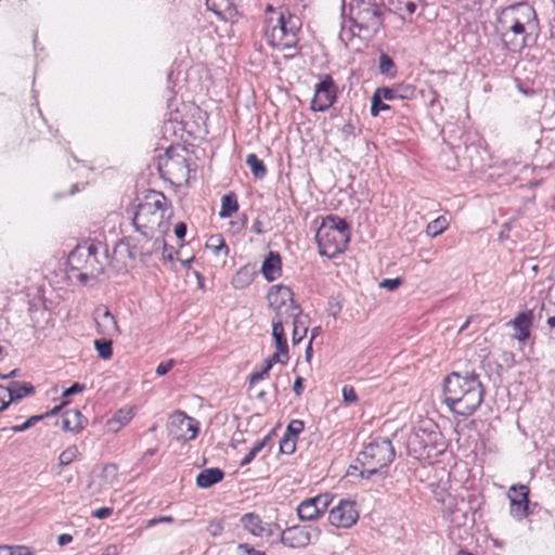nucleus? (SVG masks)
Here are the masks:
<instances>
[{
    "label": "nucleus",
    "mask_w": 555,
    "mask_h": 555,
    "mask_svg": "<svg viewBox=\"0 0 555 555\" xmlns=\"http://www.w3.org/2000/svg\"><path fill=\"white\" fill-rule=\"evenodd\" d=\"M495 33L503 47L514 53L534 44L540 33L535 10L528 2L502 9L496 17Z\"/></svg>",
    "instance_id": "obj_1"
},
{
    "label": "nucleus",
    "mask_w": 555,
    "mask_h": 555,
    "mask_svg": "<svg viewBox=\"0 0 555 555\" xmlns=\"http://www.w3.org/2000/svg\"><path fill=\"white\" fill-rule=\"evenodd\" d=\"M443 396L453 413L469 416L482 403L485 387L475 372H452L443 380Z\"/></svg>",
    "instance_id": "obj_2"
},
{
    "label": "nucleus",
    "mask_w": 555,
    "mask_h": 555,
    "mask_svg": "<svg viewBox=\"0 0 555 555\" xmlns=\"http://www.w3.org/2000/svg\"><path fill=\"white\" fill-rule=\"evenodd\" d=\"M172 215L170 201L157 191H150L143 202H141L134 211L132 224L135 231L143 237L150 240L154 232L159 230L165 232L168 228L166 220Z\"/></svg>",
    "instance_id": "obj_3"
},
{
    "label": "nucleus",
    "mask_w": 555,
    "mask_h": 555,
    "mask_svg": "<svg viewBox=\"0 0 555 555\" xmlns=\"http://www.w3.org/2000/svg\"><path fill=\"white\" fill-rule=\"evenodd\" d=\"M269 14L264 20L263 37L268 44L281 51L296 48L300 21L287 9L267 7Z\"/></svg>",
    "instance_id": "obj_4"
},
{
    "label": "nucleus",
    "mask_w": 555,
    "mask_h": 555,
    "mask_svg": "<svg viewBox=\"0 0 555 555\" xmlns=\"http://www.w3.org/2000/svg\"><path fill=\"white\" fill-rule=\"evenodd\" d=\"M350 235V227L345 219L334 215L325 217L315 234L319 254L330 259L336 257L347 248Z\"/></svg>",
    "instance_id": "obj_5"
},
{
    "label": "nucleus",
    "mask_w": 555,
    "mask_h": 555,
    "mask_svg": "<svg viewBox=\"0 0 555 555\" xmlns=\"http://www.w3.org/2000/svg\"><path fill=\"white\" fill-rule=\"evenodd\" d=\"M350 21L353 28L350 30L358 36L371 37L379 30L384 21V8L380 0H351Z\"/></svg>",
    "instance_id": "obj_6"
},
{
    "label": "nucleus",
    "mask_w": 555,
    "mask_h": 555,
    "mask_svg": "<svg viewBox=\"0 0 555 555\" xmlns=\"http://www.w3.org/2000/svg\"><path fill=\"white\" fill-rule=\"evenodd\" d=\"M396 451L388 438H375L370 441L358 454L357 461L361 464L360 476L370 479L393 462Z\"/></svg>",
    "instance_id": "obj_7"
},
{
    "label": "nucleus",
    "mask_w": 555,
    "mask_h": 555,
    "mask_svg": "<svg viewBox=\"0 0 555 555\" xmlns=\"http://www.w3.org/2000/svg\"><path fill=\"white\" fill-rule=\"evenodd\" d=\"M98 254L99 247L93 243L77 245L67 257L68 272H78L76 278L83 285L98 279L104 272V263Z\"/></svg>",
    "instance_id": "obj_8"
},
{
    "label": "nucleus",
    "mask_w": 555,
    "mask_h": 555,
    "mask_svg": "<svg viewBox=\"0 0 555 555\" xmlns=\"http://www.w3.org/2000/svg\"><path fill=\"white\" fill-rule=\"evenodd\" d=\"M443 448L442 434L431 420L421 421L406 438L408 454L420 459L430 456V452Z\"/></svg>",
    "instance_id": "obj_9"
},
{
    "label": "nucleus",
    "mask_w": 555,
    "mask_h": 555,
    "mask_svg": "<svg viewBox=\"0 0 555 555\" xmlns=\"http://www.w3.org/2000/svg\"><path fill=\"white\" fill-rule=\"evenodd\" d=\"M321 530L312 526H292L282 530L280 542L291 548H301L310 544L312 539H319Z\"/></svg>",
    "instance_id": "obj_10"
},
{
    "label": "nucleus",
    "mask_w": 555,
    "mask_h": 555,
    "mask_svg": "<svg viewBox=\"0 0 555 555\" xmlns=\"http://www.w3.org/2000/svg\"><path fill=\"white\" fill-rule=\"evenodd\" d=\"M529 494L530 490L526 485H513L508 489L509 514L517 521L524 520L532 513Z\"/></svg>",
    "instance_id": "obj_11"
},
{
    "label": "nucleus",
    "mask_w": 555,
    "mask_h": 555,
    "mask_svg": "<svg viewBox=\"0 0 555 555\" xmlns=\"http://www.w3.org/2000/svg\"><path fill=\"white\" fill-rule=\"evenodd\" d=\"M160 170L177 183L188 182L190 179L189 159L182 155H172L167 150L166 157L159 164Z\"/></svg>",
    "instance_id": "obj_12"
},
{
    "label": "nucleus",
    "mask_w": 555,
    "mask_h": 555,
    "mask_svg": "<svg viewBox=\"0 0 555 555\" xmlns=\"http://www.w3.org/2000/svg\"><path fill=\"white\" fill-rule=\"evenodd\" d=\"M337 88L333 78L325 75L314 88V96L311 101V109L314 112H325L336 100Z\"/></svg>",
    "instance_id": "obj_13"
},
{
    "label": "nucleus",
    "mask_w": 555,
    "mask_h": 555,
    "mask_svg": "<svg viewBox=\"0 0 555 555\" xmlns=\"http://www.w3.org/2000/svg\"><path fill=\"white\" fill-rule=\"evenodd\" d=\"M358 519L359 512L356 502L350 500H340L328 514L330 524L337 528H351Z\"/></svg>",
    "instance_id": "obj_14"
},
{
    "label": "nucleus",
    "mask_w": 555,
    "mask_h": 555,
    "mask_svg": "<svg viewBox=\"0 0 555 555\" xmlns=\"http://www.w3.org/2000/svg\"><path fill=\"white\" fill-rule=\"evenodd\" d=\"M331 503L332 498L327 493L306 499L297 506L298 518L302 521L315 520L326 512Z\"/></svg>",
    "instance_id": "obj_15"
},
{
    "label": "nucleus",
    "mask_w": 555,
    "mask_h": 555,
    "mask_svg": "<svg viewBox=\"0 0 555 555\" xmlns=\"http://www.w3.org/2000/svg\"><path fill=\"white\" fill-rule=\"evenodd\" d=\"M267 298L271 309H282L285 307L298 309V305L294 300V293L288 286L282 284L272 286Z\"/></svg>",
    "instance_id": "obj_16"
},
{
    "label": "nucleus",
    "mask_w": 555,
    "mask_h": 555,
    "mask_svg": "<svg viewBox=\"0 0 555 555\" xmlns=\"http://www.w3.org/2000/svg\"><path fill=\"white\" fill-rule=\"evenodd\" d=\"M261 273L268 282L278 280L282 274V259L278 251H269L261 266Z\"/></svg>",
    "instance_id": "obj_17"
},
{
    "label": "nucleus",
    "mask_w": 555,
    "mask_h": 555,
    "mask_svg": "<svg viewBox=\"0 0 555 555\" xmlns=\"http://www.w3.org/2000/svg\"><path fill=\"white\" fill-rule=\"evenodd\" d=\"M532 321L533 313L530 310L518 313L516 318L513 321H511V325L516 331L514 337L519 343H525L527 339H529Z\"/></svg>",
    "instance_id": "obj_18"
},
{
    "label": "nucleus",
    "mask_w": 555,
    "mask_h": 555,
    "mask_svg": "<svg viewBox=\"0 0 555 555\" xmlns=\"http://www.w3.org/2000/svg\"><path fill=\"white\" fill-rule=\"evenodd\" d=\"M95 322L99 333L104 336L113 337L118 333L117 321L115 317L106 308H104L103 310L96 309Z\"/></svg>",
    "instance_id": "obj_19"
},
{
    "label": "nucleus",
    "mask_w": 555,
    "mask_h": 555,
    "mask_svg": "<svg viewBox=\"0 0 555 555\" xmlns=\"http://www.w3.org/2000/svg\"><path fill=\"white\" fill-rule=\"evenodd\" d=\"M386 2L390 12L405 20L411 17L420 5H424L425 0H386Z\"/></svg>",
    "instance_id": "obj_20"
},
{
    "label": "nucleus",
    "mask_w": 555,
    "mask_h": 555,
    "mask_svg": "<svg viewBox=\"0 0 555 555\" xmlns=\"http://www.w3.org/2000/svg\"><path fill=\"white\" fill-rule=\"evenodd\" d=\"M88 424V420L77 409L66 410L62 414V429L65 431H81Z\"/></svg>",
    "instance_id": "obj_21"
},
{
    "label": "nucleus",
    "mask_w": 555,
    "mask_h": 555,
    "mask_svg": "<svg viewBox=\"0 0 555 555\" xmlns=\"http://www.w3.org/2000/svg\"><path fill=\"white\" fill-rule=\"evenodd\" d=\"M207 9L223 18L238 15L236 0H206Z\"/></svg>",
    "instance_id": "obj_22"
},
{
    "label": "nucleus",
    "mask_w": 555,
    "mask_h": 555,
    "mask_svg": "<svg viewBox=\"0 0 555 555\" xmlns=\"http://www.w3.org/2000/svg\"><path fill=\"white\" fill-rule=\"evenodd\" d=\"M256 275L257 271L255 266L246 264L238 269L237 272L233 275L231 285L235 289H244L253 283Z\"/></svg>",
    "instance_id": "obj_23"
},
{
    "label": "nucleus",
    "mask_w": 555,
    "mask_h": 555,
    "mask_svg": "<svg viewBox=\"0 0 555 555\" xmlns=\"http://www.w3.org/2000/svg\"><path fill=\"white\" fill-rule=\"evenodd\" d=\"M224 477V472L218 467L203 469L196 477L198 488L207 489L220 482Z\"/></svg>",
    "instance_id": "obj_24"
},
{
    "label": "nucleus",
    "mask_w": 555,
    "mask_h": 555,
    "mask_svg": "<svg viewBox=\"0 0 555 555\" xmlns=\"http://www.w3.org/2000/svg\"><path fill=\"white\" fill-rule=\"evenodd\" d=\"M241 524L245 530L251 533L255 537H263V521L259 515L255 513H247L241 517Z\"/></svg>",
    "instance_id": "obj_25"
},
{
    "label": "nucleus",
    "mask_w": 555,
    "mask_h": 555,
    "mask_svg": "<svg viewBox=\"0 0 555 555\" xmlns=\"http://www.w3.org/2000/svg\"><path fill=\"white\" fill-rule=\"evenodd\" d=\"M9 402L23 399L35 392V387L30 383L11 382L8 387Z\"/></svg>",
    "instance_id": "obj_26"
},
{
    "label": "nucleus",
    "mask_w": 555,
    "mask_h": 555,
    "mask_svg": "<svg viewBox=\"0 0 555 555\" xmlns=\"http://www.w3.org/2000/svg\"><path fill=\"white\" fill-rule=\"evenodd\" d=\"M272 336L275 341V347L279 352L284 356L288 354V345L286 335L284 332V326L279 321H272Z\"/></svg>",
    "instance_id": "obj_27"
},
{
    "label": "nucleus",
    "mask_w": 555,
    "mask_h": 555,
    "mask_svg": "<svg viewBox=\"0 0 555 555\" xmlns=\"http://www.w3.org/2000/svg\"><path fill=\"white\" fill-rule=\"evenodd\" d=\"M238 203L234 193L224 194L221 198V209L219 211L220 218H230L233 212L237 211Z\"/></svg>",
    "instance_id": "obj_28"
},
{
    "label": "nucleus",
    "mask_w": 555,
    "mask_h": 555,
    "mask_svg": "<svg viewBox=\"0 0 555 555\" xmlns=\"http://www.w3.org/2000/svg\"><path fill=\"white\" fill-rule=\"evenodd\" d=\"M132 417L133 413L131 410L121 409L117 411L111 420H108V428L113 431H118L121 427L128 424Z\"/></svg>",
    "instance_id": "obj_29"
},
{
    "label": "nucleus",
    "mask_w": 555,
    "mask_h": 555,
    "mask_svg": "<svg viewBox=\"0 0 555 555\" xmlns=\"http://www.w3.org/2000/svg\"><path fill=\"white\" fill-rule=\"evenodd\" d=\"M274 311V317L272 321H279L282 325L284 323H288L291 320L294 322V318H298L302 314L301 308L298 305V309H293V307H285L282 309H272Z\"/></svg>",
    "instance_id": "obj_30"
},
{
    "label": "nucleus",
    "mask_w": 555,
    "mask_h": 555,
    "mask_svg": "<svg viewBox=\"0 0 555 555\" xmlns=\"http://www.w3.org/2000/svg\"><path fill=\"white\" fill-rule=\"evenodd\" d=\"M246 164L256 179H263L267 175L264 163L254 153L246 156Z\"/></svg>",
    "instance_id": "obj_31"
},
{
    "label": "nucleus",
    "mask_w": 555,
    "mask_h": 555,
    "mask_svg": "<svg viewBox=\"0 0 555 555\" xmlns=\"http://www.w3.org/2000/svg\"><path fill=\"white\" fill-rule=\"evenodd\" d=\"M304 319H306V317L302 314L298 318H294L292 334V340L294 345L299 344L307 334L308 328Z\"/></svg>",
    "instance_id": "obj_32"
},
{
    "label": "nucleus",
    "mask_w": 555,
    "mask_h": 555,
    "mask_svg": "<svg viewBox=\"0 0 555 555\" xmlns=\"http://www.w3.org/2000/svg\"><path fill=\"white\" fill-rule=\"evenodd\" d=\"M378 68L380 74L387 75L389 77H395L397 74L393 60L386 53H380L378 59Z\"/></svg>",
    "instance_id": "obj_33"
},
{
    "label": "nucleus",
    "mask_w": 555,
    "mask_h": 555,
    "mask_svg": "<svg viewBox=\"0 0 555 555\" xmlns=\"http://www.w3.org/2000/svg\"><path fill=\"white\" fill-rule=\"evenodd\" d=\"M448 228V221L444 217L440 216L427 224L426 233L428 236L435 237L441 234Z\"/></svg>",
    "instance_id": "obj_34"
},
{
    "label": "nucleus",
    "mask_w": 555,
    "mask_h": 555,
    "mask_svg": "<svg viewBox=\"0 0 555 555\" xmlns=\"http://www.w3.org/2000/svg\"><path fill=\"white\" fill-rule=\"evenodd\" d=\"M112 346H113L112 339L102 338V339L94 340L95 350L98 351L99 357L103 360H107L112 357V354H113Z\"/></svg>",
    "instance_id": "obj_35"
},
{
    "label": "nucleus",
    "mask_w": 555,
    "mask_h": 555,
    "mask_svg": "<svg viewBox=\"0 0 555 555\" xmlns=\"http://www.w3.org/2000/svg\"><path fill=\"white\" fill-rule=\"evenodd\" d=\"M389 109L390 106L384 102L380 95L374 92L371 99V115L375 117L379 114V112Z\"/></svg>",
    "instance_id": "obj_36"
},
{
    "label": "nucleus",
    "mask_w": 555,
    "mask_h": 555,
    "mask_svg": "<svg viewBox=\"0 0 555 555\" xmlns=\"http://www.w3.org/2000/svg\"><path fill=\"white\" fill-rule=\"evenodd\" d=\"M179 416H183V420L181 421L182 426H186L188 431H191V435L186 438L188 440H193L198 434L199 427L198 423L192 418L186 416L184 413H179Z\"/></svg>",
    "instance_id": "obj_37"
},
{
    "label": "nucleus",
    "mask_w": 555,
    "mask_h": 555,
    "mask_svg": "<svg viewBox=\"0 0 555 555\" xmlns=\"http://www.w3.org/2000/svg\"><path fill=\"white\" fill-rule=\"evenodd\" d=\"M297 439L283 435L280 440V452L283 454H293L296 451Z\"/></svg>",
    "instance_id": "obj_38"
},
{
    "label": "nucleus",
    "mask_w": 555,
    "mask_h": 555,
    "mask_svg": "<svg viewBox=\"0 0 555 555\" xmlns=\"http://www.w3.org/2000/svg\"><path fill=\"white\" fill-rule=\"evenodd\" d=\"M305 429V423L301 420H293L286 427L285 436L298 438V435Z\"/></svg>",
    "instance_id": "obj_39"
},
{
    "label": "nucleus",
    "mask_w": 555,
    "mask_h": 555,
    "mask_svg": "<svg viewBox=\"0 0 555 555\" xmlns=\"http://www.w3.org/2000/svg\"><path fill=\"white\" fill-rule=\"evenodd\" d=\"M397 95L400 100H411L416 95V88L412 85L396 86Z\"/></svg>",
    "instance_id": "obj_40"
},
{
    "label": "nucleus",
    "mask_w": 555,
    "mask_h": 555,
    "mask_svg": "<svg viewBox=\"0 0 555 555\" xmlns=\"http://www.w3.org/2000/svg\"><path fill=\"white\" fill-rule=\"evenodd\" d=\"M78 449L76 446L68 447L65 449L59 456V462L61 466H66L70 464L77 456Z\"/></svg>",
    "instance_id": "obj_41"
},
{
    "label": "nucleus",
    "mask_w": 555,
    "mask_h": 555,
    "mask_svg": "<svg viewBox=\"0 0 555 555\" xmlns=\"http://www.w3.org/2000/svg\"><path fill=\"white\" fill-rule=\"evenodd\" d=\"M42 420H43V416H41L40 414L39 415H33L26 422H24L23 424L12 426L11 430L14 431V433L25 431V430L29 429L30 427L35 426L38 422H40Z\"/></svg>",
    "instance_id": "obj_42"
},
{
    "label": "nucleus",
    "mask_w": 555,
    "mask_h": 555,
    "mask_svg": "<svg viewBox=\"0 0 555 555\" xmlns=\"http://www.w3.org/2000/svg\"><path fill=\"white\" fill-rule=\"evenodd\" d=\"M343 400L346 404H352L358 401V395L354 388L350 385H345L343 387Z\"/></svg>",
    "instance_id": "obj_43"
},
{
    "label": "nucleus",
    "mask_w": 555,
    "mask_h": 555,
    "mask_svg": "<svg viewBox=\"0 0 555 555\" xmlns=\"http://www.w3.org/2000/svg\"><path fill=\"white\" fill-rule=\"evenodd\" d=\"M132 242H133L132 237H124L120 241V245H126L129 257L134 259L139 255H143V251L139 250L138 247L134 244H132Z\"/></svg>",
    "instance_id": "obj_44"
},
{
    "label": "nucleus",
    "mask_w": 555,
    "mask_h": 555,
    "mask_svg": "<svg viewBox=\"0 0 555 555\" xmlns=\"http://www.w3.org/2000/svg\"><path fill=\"white\" fill-rule=\"evenodd\" d=\"M375 92L378 95H380V98L383 100H386V101H392V100L398 99L396 87H393V88H388V87L377 88L375 90Z\"/></svg>",
    "instance_id": "obj_45"
},
{
    "label": "nucleus",
    "mask_w": 555,
    "mask_h": 555,
    "mask_svg": "<svg viewBox=\"0 0 555 555\" xmlns=\"http://www.w3.org/2000/svg\"><path fill=\"white\" fill-rule=\"evenodd\" d=\"M402 284V279H384L379 286L383 288H387L388 291H396Z\"/></svg>",
    "instance_id": "obj_46"
},
{
    "label": "nucleus",
    "mask_w": 555,
    "mask_h": 555,
    "mask_svg": "<svg viewBox=\"0 0 555 555\" xmlns=\"http://www.w3.org/2000/svg\"><path fill=\"white\" fill-rule=\"evenodd\" d=\"M238 555H264V552L257 551L247 543H241L237 546Z\"/></svg>",
    "instance_id": "obj_47"
},
{
    "label": "nucleus",
    "mask_w": 555,
    "mask_h": 555,
    "mask_svg": "<svg viewBox=\"0 0 555 555\" xmlns=\"http://www.w3.org/2000/svg\"><path fill=\"white\" fill-rule=\"evenodd\" d=\"M85 388H86V386L83 384L74 383L70 387L66 388L63 391L62 397L68 398L70 396L81 392L82 390H85Z\"/></svg>",
    "instance_id": "obj_48"
},
{
    "label": "nucleus",
    "mask_w": 555,
    "mask_h": 555,
    "mask_svg": "<svg viewBox=\"0 0 555 555\" xmlns=\"http://www.w3.org/2000/svg\"><path fill=\"white\" fill-rule=\"evenodd\" d=\"M341 133L345 140L354 138L357 135L356 127L351 121L346 122L341 128Z\"/></svg>",
    "instance_id": "obj_49"
},
{
    "label": "nucleus",
    "mask_w": 555,
    "mask_h": 555,
    "mask_svg": "<svg viewBox=\"0 0 555 555\" xmlns=\"http://www.w3.org/2000/svg\"><path fill=\"white\" fill-rule=\"evenodd\" d=\"M343 309V305L335 299H331L328 302V314L336 318Z\"/></svg>",
    "instance_id": "obj_50"
},
{
    "label": "nucleus",
    "mask_w": 555,
    "mask_h": 555,
    "mask_svg": "<svg viewBox=\"0 0 555 555\" xmlns=\"http://www.w3.org/2000/svg\"><path fill=\"white\" fill-rule=\"evenodd\" d=\"M287 360H288V354L284 356L281 352H279V350L276 352H274L273 354H271L267 359V361L270 362L272 366H273V364L279 363V362H281L282 364H286Z\"/></svg>",
    "instance_id": "obj_51"
},
{
    "label": "nucleus",
    "mask_w": 555,
    "mask_h": 555,
    "mask_svg": "<svg viewBox=\"0 0 555 555\" xmlns=\"http://www.w3.org/2000/svg\"><path fill=\"white\" fill-rule=\"evenodd\" d=\"M12 555H33L34 551L25 545L10 546Z\"/></svg>",
    "instance_id": "obj_52"
},
{
    "label": "nucleus",
    "mask_w": 555,
    "mask_h": 555,
    "mask_svg": "<svg viewBox=\"0 0 555 555\" xmlns=\"http://www.w3.org/2000/svg\"><path fill=\"white\" fill-rule=\"evenodd\" d=\"M172 366H173V360L162 362L156 367V374L158 376H163V375L167 374L172 369Z\"/></svg>",
    "instance_id": "obj_53"
},
{
    "label": "nucleus",
    "mask_w": 555,
    "mask_h": 555,
    "mask_svg": "<svg viewBox=\"0 0 555 555\" xmlns=\"http://www.w3.org/2000/svg\"><path fill=\"white\" fill-rule=\"evenodd\" d=\"M113 514V508L111 507H101L92 512V516L98 519H105Z\"/></svg>",
    "instance_id": "obj_54"
},
{
    "label": "nucleus",
    "mask_w": 555,
    "mask_h": 555,
    "mask_svg": "<svg viewBox=\"0 0 555 555\" xmlns=\"http://www.w3.org/2000/svg\"><path fill=\"white\" fill-rule=\"evenodd\" d=\"M7 398H9L8 390L4 386L0 385V412L7 409L11 403L9 402V399L7 400Z\"/></svg>",
    "instance_id": "obj_55"
},
{
    "label": "nucleus",
    "mask_w": 555,
    "mask_h": 555,
    "mask_svg": "<svg viewBox=\"0 0 555 555\" xmlns=\"http://www.w3.org/2000/svg\"><path fill=\"white\" fill-rule=\"evenodd\" d=\"M271 439V434H268L266 435L261 440H258L254 447L251 448V450L258 454L266 446L267 443L270 441Z\"/></svg>",
    "instance_id": "obj_56"
},
{
    "label": "nucleus",
    "mask_w": 555,
    "mask_h": 555,
    "mask_svg": "<svg viewBox=\"0 0 555 555\" xmlns=\"http://www.w3.org/2000/svg\"><path fill=\"white\" fill-rule=\"evenodd\" d=\"M68 400H64L62 401L59 405H55L52 410L43 413V414H40L41 416H43V418H47V417H50V416H54L56 415L65 405L68 404Z\"/></svg>",
    "instance_id": "obj_57"
},
{
    "label": "nucleus",
    "mask_w": 555,
    "mask_h": 555,
    "mask_svg": "<svg viewBox=\"0 0 555 555\" xmlns=\"http://www.w3.org/2000/svg\"><path fill=\"white\" fill-rule=\"evenodd\" d=\"M186 224L184 222H179L175 227V234L178 238L182 240L186 234Z\"/></svg>",
    "instance_id": "obj_58"
},
{
    "label": "nucleus",
    "mask_w": 555,
    "mask_h": 555,
    "mask_svg": "<svg viewBox=\"0 0 555 555\" xmlns=\"http://www.w3.org/2000/svg\"><path fill=\"white\" fill-rule=\"evenodd\" d=\"M267 375L262 374L260 371H255L249 375V385L253 386L254 384L262 380Z\"/></svg>",
    "instance_id": "obj_59"
},
{
    "label": "nucleus",
    "mask_w": 555,
    "mask_h": 555,
    "mask_svg": "<svg viewBox=\"0 0 555 555\" xmlns=\"http://www.w3.org/2000/svg\"><path fill=\"white\" fill-rule=\"evenodd\" d=\"M293 390L296 396H300L304 391V378L297 377L294 382Z\"/></svg>",
    "instance_id": "obj_60"
},
{
    "label": "nucleus",
    "mask_w": 555,
    "mask_h": 555,
    "mask_svg": "<svg viewBox=\"0 0 555 555\" xmlns=\"http://www.w3.org/2000/svg\"><path fill=\"white\" fill-rule=\"evenodd\" d=\"M263 529H264V535L266 537H271L274 534L275 530H279L280 527L278 524H267L264 522L263 524Z\"/></svg>",
    "instance_id": "obj_61"
},
{
    "label": "nucleus",
    "mask_w": 555,
    "mask_h": 555,
    "mask_svg": "<svg viewBox=\"0 0 555 555\" xmlns=\"http://www.w3.org/2000/svg\"><path fill=\"white\" fill-rule=\"evenodd\" d=\"M256 453L250 449L248 453L241 460L240 466L244 467L253 462V460L256 457Z\"/></svg>",
    "instance_id": "obj_62"
},
{
    "label": "nucleus",
    "mask_w": 555,
    "mask_h": 555,
    "mask_svg": "<svg viewBox=\"0 0 555 555\" xmlns=\"http://www.w3.org/2000/svg\"><path fill=\"white\" fill-rule=\"evenodd\" d=\"M217 241L219 242V244L217 246H215L216 254H219L222 250V251H224V255H228L229 254V247L224 243V241L222 238H220V237H218Z\"/></svg>",
    "instance_id": "obj_63"
},
{
    "label": "nucleus",
    "mask_w": 555,
    "mask_h": 555,
    "mask_svg": "<svg viewBox=\"0 0 555 555\" xmlns=\"http://www.w3.org/2000/svg\"><path fill=\"white\" fill-rule=\"evenodd\" d=\"M73 541V537L67 533L60 534L57 538V542L61 546L67 545Z\"/></svg>",
    "instance_id": "obj_64"
}]
</instances>
